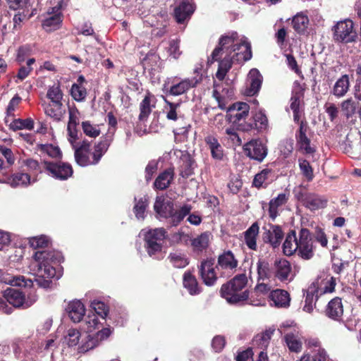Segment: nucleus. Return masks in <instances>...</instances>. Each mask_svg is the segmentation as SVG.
Instances as JSON below:
<instances>
[{
	"label": "nucleus",
	"instance_id": "obj_1",
	"mask_svg": "<svg viewBox=\"0 0 361 361\" xmlns=\"http://www.w3.org/2000/svg\"><path fill=\"white\" fill-rule=\"evenodd\" d=\"M252 57L251 46L244 37H240L236 32L222 36L219 47L212 51L208 63L219 61L216 77L222 81L235 63H243Z\"/></svg>",
	"mask_w": 361,
	"mask_h": 361
},
{
	"label": "nucleus",
	"instance_id": "obj_2",
	"mask_svg": "<svg viewBox=\"0 0 361 361\" xmlns=\"http://www.w3.org/2000/svg\"><path fill=\"white\" fill-rule=\"evenodd\" d=\"M63 260L61 254L54 250L37 251L29 265L30 271L35 276L37 284L43 288H48L51 279H59L61 276L60 270H56V265Z\"/></svg>",
	"mask_w": 361,
	"mask_h": 361
},
{
	"label": "nucleus",
	"instance_id": "obj_3",
	"mask_svg": "<svg viewBox=\"0 0 361 361\" xmlns=\"http://www.w3.org/2000/svg\"><path fill=\"white\" fill-rule=\"evenodd\" d=\"M63 343L79 354L85 353L98 346V341L92 334L73 328L67 330Z\"/></svg>",
	"mask_w": 361,
	"mask_h": 361
},
{
	"label": "nucleus",
	"instance_id": "obj_4",
	"mask_svg": "<svg viewBox=\"0 0 361 361\" xmlns=\"http://www.w3.org/2000/svg\"><path fill=\"white\" fill-rule=\"evenodd\" d=\"M73 149L75 151L76 162L81 166H86L97 164L108 150L109 147L101 141L95 145L94 151L90 152V143L84 140Z\"/></svg>",
	"mask_w": 361,
	"mask_h": 361
},
{
	"label": "nucleus",
	"instance_id": "obj_5",
	"mask_svg": "<svg viewBox=\"0 0 361 361\" xmlns=\"http://www.w3.org/2000/svg\"><path fill=\"white\" fill-rule=\"evenodd\" d=\"M247 283V279L245 274L237 275L228 283L221 286V295L230 304L247 300L248 292L246 290H243Z\"/></svg>",
	"mask_w": 361,
	"mask_h": 361
},
{
	"label": "nucleus",
	"instance_id": "obj_6",
	"mask_svg": "<svg viewBox=\"0 0 361 361\" xmlns=\"http://www.w3.org/2000/svg\"><path fill=\"white\" fill-rule=\"evenodd\" d=\"M195 73L196 75L192 78L180 79L178 77H173L168 78L164 85L166 92L172 96H179L195 87L202 81V76L199 74L197 68L195 70Z\"/></svg>",
	"mask_w": 361,
	"mask_h": 361
},
{
	"label": "nucleus",
	"instance_id": "obj_7",
	"mask_svg": "<svg viewBox=\"0 0 361 361\" xmlns=\"http://www.w3.org/2000/svg\"><path fill=\"white\" fill-rule=\"evenodd\" d=\"M250 106L245 102H237L229 106L227 111V118L235 125L238 130L250 131L253 129L252 123L246 121L249 116Z\"/></svg>",
	"mask_w": 361,
	"mask_h": 361
},
{
	"label": "nucleus",
	"instance_id": "obj_8",
	"mask_svg": "<svg viewBox=\"0 0 361 361\" xmlns=\"http://www.w3.org/2000/svg\"><path fill=\"white\" fill-rule=\"evenodd\" d=\"M144 237L145 247L150 257H158L162 250V243L166 236V231L163 228L145 230L140 233Z\"/></svg>",
	"mask_w": 361,
	"mask_h": 361
},
{
	"label": "nucleus",
	"instance_id": "obj_9",
	"mask_svg": "<svg viewBox=\"0 0 361 361\" xmlns=\"http://www.w3.org/2000/svg\"><path fill=\"white\" fill-rule=\"evenodd\" d=\"M4 297L6 302L15 307L24 309L32 306L37 300L35 294L30 293L27 296L15 288H8L4 291Z\"/></svg>",
	"mask_w": 361,
	"mask_h": 361
},
{
	"label": "nucleus",
	"instance_id": "obj_10",
	"mask_svg": "<svg viewBox=\"0 0 361 361\" xmlns=\"http://www.w3.org/2000/svg\"><path fill=\"white\" fill-rule=\"evenodd\" d=\"M336 279L329 275L324 274L317 277L308 287L307 290L311 294H314L316 298L332 293L335 289Z\"/></svg>",
	"mask_w": 361,
	"mask_h": 361
},
{
	"label": "nucleus",
	"instance_id": "obj_11",
	"mask_svg": "<svg viewBox=\"0 0 361 361\" xmlns=\"http://www.w3.org/2000/svg\"><path fill=\"white\" fill-rule=\"evenodd\" d=\"M298 254L304 259H310L314 255V247L310 232L307 228H301L298 235Z\"/></svg>",
	"mask_w": 361,
	"mask_h": 361
},
{
	"label": "nucleus",
	"instance_id": "obj_12",
	"mask_svg": "<svg viewBox=\"0 0 361 361\" xmlns=\"http://www.w3.org/2000/svg\"><path fill=\"white\" fill-rule=\"evenodd\" d=\"M355 37L356 32L352 20L345 19L335 26L334 38L336 41L350 42L354 41Z\"/></svg>",
	"mask_w": 361,
	"mask_h": 361
},
{
	"label": "nucleus",
	"instance_id": "obj_13",
	"mask_svg": "<svg viewBox=\"0 0 361 361\" xmlns=\"http://www.w3.org/2000/svg\"><path fill=\"white\" fill-rule=\"evenodd\" d=\"M238 262L234 254L230 251H224L219 255L216 268L221 271V276H230L238 267Z\"/></svg>",
	"mask_w": 361,
	"mask_h": 361
},
{
	"label": "nucleus",
	"instance_id": "obj_14",
	"mask_svg": "<svg viewBox=\"0 0 361 361\" xmlns=\"http://www.w3.org/2000/svg\"><path fill=\"white\" fill-rule=\"evenodd\" d=\"M215 260L213 258H207L203 260L199 267L201 278L205 285L212 286L217 280V274L215 271Z\"/></svg>",
	"mask_w": 361,
	"mask_h": 361
},
{
	"label": "nucleus",
	"instance_id": "obj_15",
	"mask_svg": "<svg viewBox=\"0 0 361 361\" xmlns=\"http://www.w3.org/2000/svg\"><path fill=\"white\" fill-rule=\"evenodd\" d=\"M62 23L61 5L49 8L47 16L42 22V27L47 32H52L59 29Z\"/></svg>",
	"mask_w": 361,
	"mask_h": 361
},
{
	"label": "nucleus",
	"instance_id": "obj_16",
	"mask_svg": "<svg viewBox=\"0 0 361 361\" xmlns=\"http://www.w3.org/2000/svg\"><path fill=\"white\" fill-rule=\"evenodd\" d=\"M243 149L250 158L262 161L267 154V149L260 140L255 139L247 142Z\"/></svg>",
	"mask_w": 361,
	"mask_h": 361
},
{
	"label": "nucleus",
	"instance_id": "obj_17",
	"mask_svg": "<svg viewBox=\"0 0 361 361\" xmlns=\"http://www.w3.org/2000/svg\"><path fill=\"white\" fill-rule=\"evenodd\" d=\"M44 168L53 177L61 180L67 179L73 173L71 165L65 163L44 162Z\"/></svg>",
	"mask_w": 361,
	"mask_h": 361
},
{
	"label": "nucleus",
	"instance_id": "obj_18",
	"mask_svg": "<svg viewBox=\"0 0 361 361\" xmlns=\"http://www.w3.org/2000/svg\"><path fill=\"white\" fill-rule=\"evenodd\" d=\"M262 83V76L259 71L256 68L250 71L246 83V88L244 91L245 94L253 96L257 94Z\"/></svg>",
	"mask_w": 361,
	"mask_h": 361
},
{
	"label": "nucleus",
	"instance_id": "obj_19",
	"mask_svg": "<svg viewBox=\"0 0 361 361\" xmlns=\"http://www.w3.org/2000/svg\"><path fill=\"white\" fill-rule=\"evenodd\" d=\"M270 305L277 308H288L290 303V296L288 291L283 289H276L269 295Z\"/></svg>",
	"mask_w": 361,
	"mask_h": 361
},
{
	"label": "nucleus",
	"instance_id": "obj_20",
	"mask_svg": "<svg viewBox=\"0 0 361 361\" xmlns=\"http://www.w3.org/2000/svg\"><path fill=\"white\" fill-rule=\"evenodd\" d=\"M274 270L275 276L282 282L290 281L293 279L290 264L285 259L276 260Z\"/></svg>",
	"mask_w": 361,
	"mask_h": 361
},
{
	"label": "nucleus",
	"instance_id": "obj_21",
	"mask_svg": "<svg viewBox=\"0 0 361 361\" xmlns=\"http://www.w3.org/2000/svg\"><path fill=\"white\" fill-rule=\"evenodd\" d=\"M307 130V123L301 121L299 130L295 134L296 144L300 150L306 154H311L314 152V149L310 146V140L306 135Z\"/></svg>",
	"mask_w": 361,
	"mask_h": 361
},
{
	"label": "nucleus",
	"instance_id": "obj_22",
	"mask_svg": "<svg viewBox=\"0 0 361 361\" xmlns=\"http://www.w3.org/2000/svg\"><path fill=\"white\" fill-rule=\"evenodd\" d=\"M195 11V6L190 0L182 1L174 9V17L178 23L189 19Z\"/></svg>",
	"mask_w": 361,
	"mask_h": 361
},
{
	"label": "nucleus",
	"instance_id": "obj_23",
	"mask_svg": "<svg viewBox=\"0 0 361 361\" xmlns=\"http://www.w3.org/2000/svg\"><path fill=\"white\" fill-rule=\"evenodd\" d=\"M173 204L164 196H157L154 204V209L159 219H167L173 212Z\"/></svg>",
	"mask_w": 361,
	"mask_h": 361
},
{
	"label": "nucleus",
	"instance_id": "obj_24",
	"mask_svg": "<svg viewBox=\"0 0 361 361\" xmlns=\"http://www.w3.org/2000/svg\"><path fill=\"white\" fill-rule=\"evenodd\" d=\"M157 99L151 93H147L140 104V114L138 118L140 121L147 119L153 109L155 108Z\"/></svg>",
	"mask_w": 361,
	"mask_h": 361
},
{
	"label": "nucleus",
	"instance_id": "obj_25",
	"mask_svg": "<svg viewBox=\"0 0 361 361\" xmlns=\"http://www.w3.org/2000/svg\"><path fill=\"white\" fill-rule=\"evenodd\" d=\"M44 113L47 116L56 121H60L66 113V109L62 102H55L54 101L42 103Z\"/></svg>",
	"mask_w": 361,
	"mask_h": 361
},
{
	"label": "nucleus",
	"instance_id": "obj_26",
	"mask_svg": "<svg viewBox=\"0 0 361 361\" xmlns=\"http://www.w3.org/2000/svg\"><path fill=\"white\" fill-rule=\"evenodd\" d=\"M283 237V233L279 226H271L263 233L265 243H269L273 247L279 246Z\"/></svg>",
	"mask_w": 361,
	"mask_h": 361
},
{
	"label": "nucleus",
	"instance_id": "obj_27",
	"mask_svg": "<svg viewBox=\"0 0 361 361\" xmlns=\"http://www.w3.org/2000/svg\"><path fill=\"white\" fill-rule=\"evenodd\" d=\"M68 317L75 322H80L85 314L84 305L80 300H73L70 302L66 307Z\"/></svg>",
	"mask_w": 361,
	"mask_h": 361
},
{
	"label": "nucleus",
	"instance_id": "obj_28",
	"mask_svg": "<svg viewBox=\"0 0 361 361\" xmlns=\"http://www.w3.org/2000/svg\"><path fill=\"white\" fill-rule=\"evenodd\" d=\"M302 202L307 209L311 211H315L324 208L326 204L327 200L324 197L309 193L302 197Z\"/></svg>",
	"mask_w": 361,
	"mask_h": 361
},
{
	"label": "nucleus",
	"instance_id": "obj_29",
	"mask_svg": "<svg viewBox=\"0 0 361 361\" xmlns=\"http://www.w3.org/2000/svg\"><path fill=\"white\" fill-rule=\"evenodd\" d=\"M284 339L289 350L299 353L302 348L303 337L298 331L287 333Z\"/></svg>",
	"mask_w": 361,
	"mask_h": 361
},
{
	"label": "nucleus",
	"instance_id": "obj_30",
	"mask_svg": "<svg viewBox=\"0 0 361 361\" xmlns=\"http://www.w3.org/2000/svg\"><path fill=\"white\" fill-rule=\"evenodd\" d=\"M259 231V224L255 222L244 232V242L249 249L257 250Z\"/></svg>",
	"mask_w": 361,
	"mask_h": 361
},
{
	"label": "nucleus",
	"instance_id": "obj_31",
	"mask_svg": "<svg viewBox=\"0 0 361 361\" xmlns=\"http://www.w3.org/2000/svg\"><path fill=\"white\" fill-rule=\"evenodd\" d=\"M174 172L172 169H168L161 173L154 183V187L157 190H165L171 184L173 179Z\"/></svg>",
	"mask_w": 361,
	"mask_h": 361
},
{
	"label": "nucleus",
	"instance_id": "obj_32",
	"mask_svg": "<svg viewBox=\"0 0 361 361\" xmlns=\"http://www.w3.org/2000/svg\"><path fill=\"white\" fill-rule=\"evenodd\" d=\"M298 235L295 231H291L283 244V252L286 256H291L298 252Z\"/></svg>",
	"mask_w": 361,
	"mask_h": 361
},
{
	"label": "nucleus",
	"instance_id": "obj_33",
	"mask_svg": "<svg viewBox=\"0 0 361 361\" xmlns=\"http://www.w3.org/2000/svg\"><path fill=\"white\" fill-rule=\"evenodd\" d=\"M191 211V206L185 204L182 206L179 209L175 210L173 209V212H171L170 216H168L166 219H169V223L173 226H178L183 219L190 214Z\"/></svg>",
	"mask_w": 361,
	"mask_h": 361
},
{
	"label": "nucleus",
	"instance_id": "obj_34",
	"mask_svg": "<svg viewBox=\"0 0 361 361\" xmlns=\"http://www.w3.org/2000/svg\"><path fill=\"white\" fill-rule=\"evenodd\" d=\"M288 200L286 193H281L276 197L273 198L269 202V215L272 219H275L279 214V207L284 205Z\"/></svg>",
	"mask_w": 361,
	"mask_h": 361
},
{
	"label": "nucleus",
	"instance_id": "obj_35",
	"mask_svg": "<svg viewBox=\"0 0 361 361\" xmlns=\"http://www.w3.org/2000/svg\"><path fill=\"white\" fill-rule=\"evenodd\" d=\"M349 87V76L348 75H343L336 81L332 88L331 93L336 97H342L348 92Z\"/></svg>",
	"mask_w": 361,
	"mask_h": 361
},
{
	"label": "nucleus",
	"instance_id": "obj_36",
	"mask_svg": "<svg viewBox=\"0 0 361 361\" xmlns=\"http://www.w3.org/2000/svg\"><path fill=\"white\" fill-rule=\"evenodd\" d=\"M1 281L14 286L30 288L33 284L31 279H26L23 276H11L8 274L1 277Z\"/></svg>",
	"mask_w": 361,
	"mask_h": 361
},
{
	"label": "nucleus",
	"instance_id": "obj_37",
	"mask_svg": "<svg viewBox=\"0 0 361 361\" xmlns=\"http://www.w3.org/2000/svg\"><path fill=\"white\" fill-rule=\"evenodd\" d=\"M205 142L211 152L212 157L217 160L222 159L224 157L223 148L218 140L212 135H208L205 137Z\"/></svg>",
	"mask_w": 361,
	"mask_h": 361
},
{
	"label": "nucleus",
	"instance_id": "obj_38",
	"mask_svg": "<svg viewBox=\"0 0 361 361\" xmlns=\"http://www.w3.org/2000/svg\"><path fill=\"white\" fill-rule=\"evenodd\" d=\"M343 312L341 300L339 298L332 299L328 304L326 313V315L332 319L340 317Z\"/></svg>",
	"mask_w": 361,
	"mask_h": 361
},
{
	"label": "nucleus",
	"instance_id": "obj_39",
	"mask_svg": "<svg viewBox=\"0 0 361 361\" xmlns=\"http://www.w3.org/2000/svg\"><path fill=\"white\" fill-rule=\"evenodd\" d=\"M271 181H272V171L265 169L255 176L252 185L257 188H265Z\"/></svg>",
	"mask_w": 361,
	"mask_h": 361
},
{
	"label": "nucleus",
	"instance_id": "obj_40",
	"mask_svg": "<svg viewBox=\"0 0 361 361\" xmlns=\"http://www.w3.org/2000/svg\"><path fill=\"white\" fill-rule=\"evenodd\" d=\"M107 122L109 125V128L107 130V133L104 137V139L102 140V142L104 144H106V146L109 147L111 143L114 140V136L115 134V132L116 130V126H117V119L114 116L112 112H109L107 114Z\"/></svg>",
	"mask_w": 361,
	"mask_h": 361
},
{
	"label": "nucleus",
	"instance_id": "obj_41",
	"mask_svg": "<svg viewBox=\"0 0 361 361\" xmlns=\"http://www.w3.org/2000/svg\"><path fill=\"white\" fill-rule=\"evenodd\" d=\"M293 27L299 34H304L309 25L308 17L302 13L296 14L292 20Z\"/></svg>",
	"mask_w": 361,
	"mask_h": 361
},
{
	"label": "nucleus",
	"instance_id": "obj_42",
	"mask_svg": "<svg viewBox=\"0 0 361 361\" xmlns=\"http://www.w3.org/2000/svg\"><path fill=\"white\" fill-rule=\"evenodd\" d=\"M183 286L190 295H197L201 292L196 278L190 273L186 272L183 275Z\"/></svg>",
	"mask_w": 361,
	"mask_h": 361
},
{
	"label": "nucleus",
	"instance_id": "obj_43",
	"mask_svg": "<svg viewBox=\"0 0 361 361\" xmlns=\"http://www.w3.org/2000/svg\"><path fill=\"white\" fill-rule=\"evenodd\" d=\"M326 353L322 348L312 349L310 352L305 353L300 357V361H325Z\"/></svg>",
	"mask_w": 361,
	"mask_h": 361
},
{
	"label": "nucleus",
	"instance_id": "obj_44",
	"mask_svg": "<svg viewBox=\"0 0 361 361\" xmlns=\"http://www.w3.org/2000/svg\"><path fill=\"white\" fill-rule=\"evenodd\" d=\"M7 183L13 188L27 186L31 183L30 176L27 173H17L11 176Z\"/></svg>",
	"mask_w": 361,
	"mask_h": 361
},
{
	"label": "nucleus",
	"instance_id": "obj_45",
	"mask_svg": "<svg viewBox=\"0 0 361 361\" xmlns=\"http://www.w3.org/2000/svg\"><path fill=\"white\" fill-rule=\"evenodd\" d=\"M164 99L166 103L164 111L166 115V118L169 120L176 121L180 114L178 110L180 106V103L171 102L164 97Z\"/></svg>",
	"mask_w": 361,
	"mask_h": 361
},
{
	"label": "nucleus",
	"instance_id": "obj_46",
	"mask_svg": "<svg viewBox=\"0 0 361 361\" xmlns=\"http://www.w3.org/2000/svg\"><path fill=\"white\" fill-rule=\"evenodd\" d=\"M210 233L204 232L193 238L191 242V245L193 249L196 251H202L206 249L209 243Z\"/></svg>",
	"mask_w": 361,
	"mask_h": 361
},
{
	"label": "nucleus",
	"instance_id": "obj_47",
	"mask_svg": "<svg viewBox=\"0 0 361 361\" xmlns=\"http://www.w3.org/2000/svg\"><path fill=\"white\" fill-rule=\"evenodd\" d=\"M21 97L16 94L9 102L6 111L5 122L8 123L11 120L15 118V111L18 109L20 102Z\"/></svg>",
	"mask_w": 361,
	"mask_h": 361
},
{
	"label": "nucleus",
	"instance_id": "obj_48",
	"mask_svg": "<svg viewBox=\"0 0 361 361\" xmlns=\"http://www.w3.org/2000/svg\"><path fill=\"white\" fill-rule=\"evenodd\" d=\"M302 98V92L301 90L298 92H293L290 98V107L293 112V119L295 121L298 122L300 120V101Z\"/></svg>",
	"mask_w": 361,
	"mask_h": 361
},
{
	"label": "nucleus",
	"instance_id": "obj_49",
	"mask_svg": "<svg viewBox=\"0 0 361 361\" xmlns=\"http://www.w3.org/2000/svg\"><path fill=\"white\" fill-rule=\"evenodd\" d=\"M11 128L16 130L21 129L32 130L34 128V122L31 118L20 119L13 118L8 123Z\"/></svg>",
	"mask_w": 361,
	"mask_h": 361
},
{
	"label": "nucleus",
	"instance_id": "obj_50",
	"mask_svg": "<svg viewBox=\"0 0 361 361\" xmlns=\"http://www.w3.org/2000/svg\"><path fill=\"white\" fill-rule=\"evenodd\" d=\"M357 107V102L352 98L345 99L341 104V111L348 118L355 114Z\"/></svg>",
	"mask_w": 361,
	"mask_h": 361
},
{
	"label": "nucleus",
	"instance_id": "obj_51",
	"mask_svg": "<svg viewBox=\"0 0 361 361\" xmlns=\"http://www.w3.org/2000/svg\"><path fill=\"white\" fill-rule=\"evenodd\" d=\"M170 262L176 268H183L188 264V259L184 254L175 252L169 256Z\"/></svg>",
	"mask_w": 361,
	"mask_h": 361
},
{
	"label": "nucleus",
	"instance_id": "obj_52",
	"mask_svg": "<svg viewBox=\"0 0 361 361\" xmlns=\"http://www.w3.org/2000/svg\"><path fill=\"white\" fill-rule=\"evenodd\" d=\"M148 205V198L145 196L135 202L133 210L137 219H144L146 208Z\"/></svg>",
	"mask_w": 361,
	"mask_h": 361
},
{
	"label": "nucleus",
	"instance_id": "obj_53",
	"mask_svg": "<svg viewBox=\"0 0 361 361\" xmlns=\"http://www.w3.org/2000/svg\"><path fill=\"white\" fill-rule=\"evenodd\" d=\"M82 129L85 135L90 137H97L100 134V129L98 125L92 124L89 121H82Z\"/></svg>",
	"mask_w": 361,
	"mask_h": 361
},
{
	"label": "nucleus",
	"instance_id": "obj_54",
	"mask_svg": "<svg viewBox=\"0 0 361 361\" xmlns=\"http://www.w3.org/2000/svg\"><path fill=\"white\" fill-rule=\"evenodd\" d=\"M63 94L59 84L51 86L47 92V97L49 102H62Z\"/></svg>",
	"mask_w": 361,
	"mask_h": 361
},
{
	"label": "nucleus",
	"instance_id": "obj_55",
	"mask_svg": "<svg viewBox=\"0 0 361 361\" xmlns=\"http://www.w3.org/2000/svg\"><path fill=\"white\" fill-rule=\"evenodd\" d=\"M253 129H257L258 131L265 130L268 126V120L264 114L259 111L253 117Z\"/></svg>",
	"mask_w": 361,
	"mask_h": 361
},
{
	"label": "nucleus",
	"instance_id": "obj_56",
	"mask_svg": "<svg viewBox=\"0 0 361 361\" xmlns=\"http://www.w3.org/2000/svg\"><path fill=\"white\" fill-rule=\"evenodd\" d=\"M71 94L75 101L82 102L87 96V91L82 85L73 84L71 90Z\"/></svg>",
	"mask_w": 361,
	"mask_h": 361
},
{
	"label": "nucleus",
	"instance_id": "obj_57",
	"mask_svg": "<svg viewBox=\"0 0 361 361\" xmlns=\"http://www.w3.org/2000/svg\"><path fill=\"white\" fill-rule=\"evenodd\" d=\"M257 269L259 280H264L269 278L270 273L268 262L259 259L257 263Z\"/></svg>",
	"mask_w": 361,
	"mask_h": 361
},
{
	"label": "nucleus",
	"instance_id": "obj_58",
	"mask_svg": "<svg viewBox=\"0 0 361 361\" xmlns=\"http://www.w3.org/2000/svg\"><path fill=\"white\" fill-rule=\"evenodd\" d=\"M28 243L32 247L37 249L47 246L49 238L45 235L32 237L28 239Z\"/></svg>",
	"mask_w": 361,
	"mask_h": 361
},
{
	"label": "nucleus",
	"instance_id": "obj_59",
	"mask_svg": "<svg viewBox=\"0 0 361 361\" xmlns=\"http://www.w3.org/2000/svg\"><path fill=\"white\" fill-rule=\"evenodd\" d=\"M92 308L94 310L95 313L104 319L108 314V307L106 304L99 300H94L91 303Z\"/></svg>",
	"mask_w": 361,
	"mask_h": 361
},
{
	"label": "nucleus",
	"instance_id": "obj_60",
	"mask_svg": "<svg viewBox=\"0 0 361 361\" xmlns=\"http://www.w3.org/2000/svg\"><path fill=\"white\" fill-rule=\"evenodd\" d=\"M317 299L318 298H316L314 294L310 293L309 290L307 289L305 305L302 308L303 311L307 313H311L315 307V303Z\"/></svg>",
	"mask_w": 361,
	"mask_h": 361
},
{
	"label": "nucleus",
	"instance_id": "obj_61",
	"mask_svg": "<svg viewBox=\"0 0 361 361\" xmlns=\"http://www.w3.org/2000/svg\"><path fill=\"white\" fill-rule=\"evenodd\" d=\"M254 290L260 295L259 302H266L267 298H269V295L271 292L270 287L264 283H258Z\"/></svg>",
	"mask_w": 361,
	"mask_h": 361
},
{
	"label": "nucleus",
	"instance_id": "obj_62",
	"mask_svg": "<svg viewBox=\"0 0 361 361\" xmlns=\"http://www.w3.org/2000/svg\"><path fill=\"white\" fill-rule=\"evenodd\" d=\"M85 324L87 325L86 332L89 334L99 328V322L95 314L88 315L85 319Z\"/></svg>",
	"mask_w": 361,
	"mask_h": 361
},
{
	"label": "nucleus",
	"instance_id": "obj_63",
	"mask_svg": "<svg viewBox=\"0 0 361 361\" xmlns=\"http://www.w3.org/2000/svg\"><path fill=\"white\" fill-rule=\"evenodd\" d=\"M67 131L68 142L71 145L72 147H75L78 145L76 142L78 140V131L77 127L68 125Z\"/></svg>",
	"mask_w": 361,
	"mask_h": 361
},
{
	"label": "nucleus",
	"instance_id": "obj_64",
	"mask_svg": "<svg viewBox=\"0 0 361 361\" xmlns=\"http://www.w3.org/2000/svg\"><path fill=\"white\" fill-rule=\"evenodd\" d=\"M179 40L178 39H171L169 42V53L173 59H178L181 54L179 50Z\"/></svg>",
	"mask_w": 361,
	"mask_h": 361
}]
</instances>
